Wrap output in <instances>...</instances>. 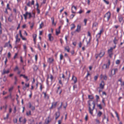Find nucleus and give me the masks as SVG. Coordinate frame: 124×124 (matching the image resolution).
Listing matches in <instances>:
<instances>
[{"instance_id":"nucleus-55","label":"nucleus","mask_w":124,"mask_h":124,"mask_svg":"<svg viewBox=\"0 0 124 124\" xmlns=\"http://www.w3.org/2000/svg\"><path fill=\"white\" fill-rule=\"evenodd\" d=\"M13 121L14 123H16L17 121V119L16 118L14 119Z\"/></svg>"},{"instance_id":"nucleus-12","label":"nucleus","mask_w":124,"mask_h":124,"mask_svg":"<svg viewBox=\"0 0 124 124\" xmlns=\"http://www.w3.org/2000/svg\"><path fill=\"white\" fill-rule=\"evenodd\" d=\"M70 73L69 72V78H66L64 79L63 80V82L64 83H67L68 82V80L69 79V78L70 77Z\"/></svg>"},{"instance_id":"nucleus-50","label":"nucleus","mask_w":124,"mask_h":124,"mask_svg":"<svg viewBox=\"0 0 124 124\" xmlns=\"http://www.w3.org/2000/svg\"><path fill=\"white\" fill-rule=\"evenodd\" d=\"M97 106L100 109H101L102 108V107L101 106V104H99V105H97Z\"/></svg>"},{"instance_id":"nucleus-31","label":"nucleus","mask_w":124,"mask_h":124,"mask_svg":"<svg viewBox=\"0 0 124 124\" xmlns=\"http://www.w3.org/2000/svg\"><path fill=\"white\" fill-rule=\"evenodd\" d=\"M91 39V37L89 39L88 41L87 42V45H89H89H90V42Z\"/></svg>"},{"instance_id":"nucleus-54","label":"nucleus","mask_w":124,"mask_h":124,"mask_svg":"<svg viewBox=\"0 0 124 124\" xmlns=\"http://www.w3.org/2000/svg\"><path fill=\"white\" fill-rule=\"evenodd\" d=\"M19 34L20 35V37L21 38L23 37V36H22L21 33V30H20L19 31Z\"/></svg>"},{"instance_id":"nucleus-18","label":"nucleus","mask_w":124,"mask_h":124,"mask_svg":"<svg viewBox=\"0 0 124 124\" xmlns=\"http://www.w3.org/2000/svg\"><path fill=\"white\" fill-rule=\"evenodd\" d=\"M113 50V47H111L109 49H108V53H112V52Z\"/></svg>"},{"instance_id":"nucleus-33","label":"nucleus","mask_w":124,"mask_h":124,"mask_svg":"<svg viewBox=\"0 0 124 124\" xmlns=\"http://www.w3.org/2000/svg\"><path fill=\"white\" fill-rule=\"evenodd\" d=\"M123 18L122 17H120L119 18V22L120 23L123 20Z\"/></svg>"},{"instance_id":"nucleus-43","label":"nucleus","mask_w":124,"mask_h":124,"mask_svg":"<svg viewBox=\"0 0 124 124\" xmlns=\"http://www.w3.org/2000/svg\"><path fill=\"white\" fill-rule=\"evenodd\" d=\"M9 114H7V115L6 116V117H4V119H7L8 118V116H9Z\"/></svg>"},{"instance_id":"nucleus-45","label":"nucleus","mask_w":124,"mask_h":124,"mask_svg":"<svg viewBox=\"0 0 124 124\" xmlns=\"http://www.w3.org/2000/svg\"><path fill=\"white\" fill-rule=\"evenodd\" d=\"M88 98H89L92 99H93V96L91 95H89L88 96Z\"/></svg>"},{"instance_id":"nucleus-46","label":"nucleus","mask_w":124,"mask_h":124,"mask_svg":"<svg viewBox=\"0 0 124 124\" xmlns=\"http://www.w3.org/2000/svg\"><path fill=\"white\" fill-rule=\"evenodd\" d=\"M95 121L96 122V123L97 124H99L100 123V121L99 120L97 119H95Z\"/></svg>"},{"instance_id":"nucleus-44","label":"nucleus","mask_w":124,"mask_h":124,"mask_svg":"<svg viewBox=\"0 0 124 124\" xmlns=\"http://www.w3.org/2000/svg\"><path fill=\"white\" fill-rule=\"evenodd\" d=\"M63 58V56L62 54H61L60 56V59L61 60H62Z\"/></svg>"},{"instance_id":"nucleus-42","label":"nucleus","mask_w":124,"mask_h":124,"mask_svg":"<svg viewBox=\"0 0 124 124\" xmlns=\"http://www.w3.org/2000/svg\"><path fill=\"white\" fill-rule=\"evenodd\" d=\"M43 93L44 95V97L45 98H46V97H47V99L49 98V97L46 95V93Z\"/></svg>"},{"instance_id":"nucleus-2","label":"nucleus","mask_w":124,"mask_h":124,"mask_svg":"<svg viewBox=\"0 0 124 124\" xmlns=\"http://www.w3.org/2000/svg\"><path fill=\"white\" fill-rule=\"evenodd\" d=\"M50 115H49L47 117V119H46L45 120V123L46 124H48L51 121V118H50Z\"/></svg>"},{"instance_id":"nucleus-37","label":"nucleus","mask_w":124,"mask_h":124,"mask_svg":"<svg viewBox=\"0 0 124 124\" xmlns=\"http://www.w3.org/2000/svg\"><path fill=\"white\" fill-rule=\"evenodd\" d=\"M44 24H43V22H42L41 23L40 25V26H39V28H41L43 26Z\"/></svg>"},{"instance_id":"nucleus-24","label":"nucleus","mask_w":124,"mask_h":124,"mask_svg":"<svg viewBox=\"0 0 124 124\" xmlns=\"http://www.w3.org/2000/svg\"><path fill=\"white\" fill-rule=\"evenodd\" d=\"M26 114L27 116H29V115H31V111L30 110L29 111V112H26Z\"/></svg>"},{"instance_id":"nucleus-16","label":"nucleus","mask_w":124,"mask_h":124,"mask_svg":"<svg viewBox=\"0 0 124 124\" xmlns=\"http://www.w3.org/2000/svg\"><path fill=\"white\" fill-rule=\"evenodd\" d=\"M109 68V66L108 65V64H104L102 66V68L104 69L108 68Z\"/></svg>"},{"instance_id":"nucleus-14","label":"nucleus","mask_w":124,"mask_h":124,"mask_svg":"<svg viewBox=\"0 0 124 124\" xmlns=\"http://www.w3.org/2000/svg\"><path fill=\"white\" fill-rule=\"evenodd\" d=\"M37 36V35L36 34H34L33 35V40L34 42V44H35L36 43V39Z\"/></svg>"},{"instance_id":"nucleus-32","label":"nucleus","mask_w":124,"mask_h":124,"mask_svg":"<svg viewBox=\"0 0 124 124\" xmlns=\"http://www.w3.org/2000/svg\"><path fill=\"white\" fill-rule=\"evenodd\" d=\"M13 19H11L10 18V16H9L8 18V20L10 22H12Z\"/></svg>"},{"instance_id":"nucleus-23","label":"nucleus","mask_w":124,"mask_h":124,"mask_svg":"<svg viewBox=\"0 0 124 124\" xmlns=\"http://www.w3.org/2000/svg\"><path fill=\"white\" fill-rule=\"evenodd\" d=\"M38 69L37 66L36 65H34L33 67V70L34 71H36Z\"/></svg>"},{"instance_id":"nucleus-58","label":"nucleus","mask_w":124,"mask_h":124,"mask_svg":"<svg viewBox=\"0 0 124 124\" xmlns=\"http://www.w3.org/2000/svg\"><path fill=\"white\" fill-rule=\"evenodd\" d=\"M13 87H11V88H10L9 90V92H11L13 90Z\"/></svg>"},{"instance_id":"nucleus-59","label":"nucleus","mask_w":124,"mask_h":124,"mask_svg":"<svg viewBox=\"0 0 124 124\" xmlns=\"http://www.w3.org/2000/svg\"><path fill=\"white\" fill-rule=\"evenodd\" d=\"M11 56V54L10 52H9L8 54V58L10 57Z\"/></svg>"},{"instance_id":"nucleus-7","label":"nucleus","mask_w":124,"mask_h":124,"mask_svg":"<svg viewBox=\"0 0 124 124\" xmlns=\"http://www.w3.org/2000/svg\"><path fill=\"white\" fill-rule=\"evenodd\" d=\"M81 28V26L79 25H78L77 26V29L74 32H79L80 31V29Z\"/></svg>"},{"instance_id":"nucleus-64","label":"nucleus","mask_w":124,"mask_h":124,"mask_svg":"<svg viewBox=\"0 0 124 124\" xmlns=\"http://www.w3.org/2000/svg\"><path fill=\"white\" fill-rule=\"evenodd\" d=\"M31 108L32 110H34L35 109V108L34 106H32Z\"/></svg>"},{"instance_id":"nucleus-38","label":"nucleus","mask_w":124,"mask_h":124,"mask_svg":"<svg viewBox=\"0 0 124 124\" xmlns=\"http://www.w3.org/2000/svg\"><path fill=\"white\" fill-rule=\"evenodd\" d=\"M18 34H17L16 36V43L17 41H18Z\"/></svg>"},{"instance_id":"nucleus-15","label":"nucleus","mask_w":124,"mask_h":124,"mask_svg":"<svg viewBox=\"0 0 124 124\" xmlns=\"http://www.w3.org/2000/svg\"><path fill=\"white\" fill-rule=\"evenodd\" d=\"M101 78L103 77V79L105 80H106L107 79V77L106 75H105L103 76L102 74H101Z\"/></svg>"},{"instance_id":"nucleus-35","label":"nucleus","mask_w":124,"mask_h":124,"mask_svg":"<svg viewBox=\"0 0 124 124\" xmlns=\"http://www.w3.org/2000/svg\"><path fill=\"white\" fill-rule=\"evenodd\" d=\"M104 88V86H100V87L97 88V90H98V89L100 88L102 89Z\"/></svg>"},{"instance_id":"nucleus-29","label":"nucleus","mask_w":124,"mask_h":124,"mask_svg":"<svg viewBox=\"0 0 124 124\" xmlns=\"http://www.w3.org/2000/svg\"><path fill=\"white\" fill-rule=\"evenodd\" d=\"M51 19L52 20V24H54L55 25H56V23H55L54 22V18L53 17H52L51 18Z\"/></svg>"},{"instance_id":"nucleus-53","label":"nucleus","mask_w":124,"mask_h":124,"mask_svg":"<svg viewBox=\"0 0 124 124\" xmlns=\"http://www.w3.org/2000/svg\"><path fill=\"white\" fill-rule=\"evenodd\" d=\"M108 54H109V56L110 58H111L112 57V55L113 54V53H108Z\"/></svg>"},{"instance_id":"nucleus-10","label":"nucleus","mask_w":124,"mask_h":124,"mask_svg":"<svg viewBox=\"0 0 124 124\" xmlns=\"http://www.w3.org/2000/svg\"><path fill=\"white\" fill-rule=\"evenodd\" d=\"M55 119L56 120L60 116V113L59 112H57L55 113Z\"/></svg>"},{"instance_id":"nucleus-1","label":"nucleus","mask_w":124,"mask_h":124,"mask_svg":"<svg viewBox=\"0 0 124 124\" xmlns=\"http://www.w3.org/2000/svg\"><path fill=\"white\" fill-rule=\"evenodd\" d=\"M89 105V113L91 115L93 114V111L95 108V104L94 102L93 101L92 104H91L90 102H88Z\"/></svg>"},{"instance_id":"nucleus-47","label":"nucleus","mask_w":124,"mask_h":124,"mask_svg":"<svg viewBox=\"0 0 124 124\" xmlns=\"http://www.w3.org/2000/svg\"><path fill=\"white\" fill-rule=\"evenodd\" d=\"M29 86H24L23 88V89L24 90H25L26 88L27 87H29Z\"/></svg>"},{"instance_id":"nucleus-34","label":"nucleus","mask_w":124,"mask_h":124,"mask_svg":"<svg viewBox=\"0 0 124 124\" xmlns=\"http://www.w3.org/2000/svg\"><path fill=\"white\" fill-rule=\"evenodd\" d=\"M101 34H99V33H98L96 35V37L97 38H99L100 37Z\"/></svg>"},{"instance_id":"nucleus-56","label":"nucleus","mask_w":124,"mask_h":124,"mask_svg":"<svg viewBox=\"0 0 124 124\" xmlns=\"http://www.w3.org/2000/svg\"><path fill=\"white\" fill-rule=\"evenodd\" d=\"M103 1L107 4H109V2L106 1V0H103Z\"/></svg>"},{"instance_id":"nucleus-21","label":"nucleus","mask_w":124,"mask_h":124,"mask_svg":"<svg viewBox=\"0 0 124 124\" xmlns=\"http://www.w3.org/2000/svg\"><path fill=\"white\" fill-rule=\"evenodd\" d=\"M26 13H27V16L28 15H29V16L28 18L29 19H30L31 17H32L31 15V13H29L27 11Z\"/></svg>"},{"instance_id":"nucleus-61","label":"nucleus","mask_w":124,"mask_h":124,"mask_svg":"<svg viewBox=\"0 0 124 124\" xmlns=\"http://www.w3.org/2000/svg\"><path fill=\"white\" fill-rule=\"evenodd\" d=\"M37 13L38 14H39V13H40V10L39 9H38V8H37Z\"/></svg>"},{"instance_id":"nucleus-39","label":"nucleus","mask_w":124,"mask_h":124,"mask_svg":"<svg viewBox=\"0 0 124 124\" xmlns=\"http://www.w3.org/2000/svg\"><path fill=\"white\" fill-rule=\"evenodd\" d=\"M117 0H115V2L114 3V4L115 5V6L114 7V8H115V7L116 5L117 4Z\"/></svg>"},{"instance_id":"nucleus-4","label":"nucleus","mask_w":124,"mask_h":124,"mask_svg":"<svg viewBox=\"0 0 124 124\" xmlns=\"http://www.w3.org/2000/svg\"><path fill=\"white\" fill-rule=\"evenodd\" d=\"M105 52L103 50H101L100 53L99 54V57L101 58L105 54Z\"/></svg>"},{"instance_id":"nucleus-60","label":"nucleus","mask_w":124,"mask_h":124,"mask_svg":"<svg viewBox=\"0 0 124 124\" xmlns=\"http://www.w3.org/2000/svg\"><path fill=\"white\" fill-rule=\"evenodd\" d=\"M110 64V60L109 59H108V66H109H109Z\"/></svg>"},{"instance_id":"nucleus-22","label":"nucleus","mask_w":124,"mask_h":124,"mask_svg":"<svg viewBox=\"0 0 124 124\" xmlns=\"http://www.w3.org/2000/svg\"><path fill=\"white\" fill-rule=\"evenodd\" d=\"M117 40L116 38L115 37L114 39L113 40V42L114 44L115 45L117 43Z\"/></svg>"},{"instance_id":"nucleus-30","label":"nucleus","mask_w":124,"mask_h":124,"mask_svg":"<svg viewBox=\"0 0 124 124\" xmlns=\"http://www.w3.org/2000/svg\"><path fill=\"white\" fill-rule=\"evenodd\" d=\"M27 13H25V14H24L23 15L24 17V18L25 19H26L27 18Z\"/></svg>"},{"instance_id":"nucleus-62","label":"nucleus","mask_w":124,"mask_h":124,"mask_svg":"<svg viewBox=\"0 0 124 124\" xmlns=\"http://www.w3.org/2000/svg\"><path fill=\"white\" fill-rule=\"evenodd\" d=\"M9 4H8L7 5V8H7V9H9L10 10V8L9 7Z\"/></svg>"},{"instance_id":"nucleus-8","label":"nucleus","mask_w":124,"mask_h":124,"mask_svg":"<svg viewBox=\"0 0 124 124\" xmlns=\"http://www.w3.org/2000/svg\"><path fill=\"white\" fill-rule=\"evenodd\" d=\"M97 25L98 23H97L95 22L93 23L92 28L94 31H95L97 30V28H95V29L94 30V29H95L94 28Z\"/></svg>"},{"instance_id":"nucleus-36","label":"nucleus","mask_w":124,"mask_h":124,"mask_svg":"<svg viewBox=\"0 0 124 124\" xmlns=\"http://www.w3.org/2000/svg\"><path fill=\"white\" fill-rule=\"evenodd\" d=\"M104 82L103 81H101V83L100 84V85H104Z\"/></svg>"},{"instance_id":"nucleus-5","label":"nucleus","mask_w":124,"mask_h":124,"mask_svg":"<svg viewBox=\"0 0 124 124\" xmlns=\"http://www.w3.org/2000/svg\"><path fill=\"white\" fill-rule=\"evenodd\" d=\"M118 70L117 68L114 69L112 70H111V74L112 75H115L116 72H117V71Z\"/></svg>"},{"instance_id":"nucleus-17","label":"nucleus","mask_w":124,"mask_h":124,"mask_svg":"<svg viewBox=\"0 0 124 124\" xmlns=\"http://www.w3.org/2000/svg\"><path fill=\"white\" fill-rule=\"evenodd\" d=\"M65 51H67L68 52L70 51V49L69 46H67L64 48Z\"/></svg>"},{"instance_id":"nucleus-26","label":"nucleus","mask_w":124,"mask_h":124,"mask_svg":"<svg viewBox=\"0 0 124 124\" xmlns=\"http://www.w3.org/2000/svg\"><path fill=\"white\" fill-rule=\"evenodd\" d=\"M71 25H72V26L71 27V30H72V29H74L75 27V26L74 24H72Z\"/></svg>"},{"instance_id":"nucleus-28","label":"nucleus","mask_w":124,"mask_h":124,"mask_svg":"<svg viewBox=\"0 0 124 124\" xmlns=\"http://www.w3.org/2000/svg\"><path fill=\"white\" fill-rule=\"evenodd\" d=\"M60 88V87H58V90L57 91V93H58L59 92V94H60L62 92V90H59Z\"/></svg>"},{"instance_id":"nucleus-20","label":"nucleus","mask_w":124,"mask_h":124,"mask_svg":"<svg viewBox=\"0 0 124 124\" xmlns=\"http://www.w3.org/2000/svg\"><path fill=\"white\" fill-rule=\"evenodd\" d=\"M118 82H120L121 83V85H124V82H122V79L121 78H120L118 80Z\"/></svg>"},{"instance_id":"nucleus-49","label":"nucleus","mask_w":124,"mask_h":124,"mask_svg":"<svg viewBox=\"0 0 124 124\" xmlns=\"http://www.w3.org/2000/svg\"><path fill=\"white\" fill-rule=\"evenodd\" d=\"M98 78V75H97V76H95L94 77V80L95 81L96 80H97V79Z\"/></svg>"},{"instance_id":"nucleus-13","label":"nucleus","mask_w":124,"mask_h":124,"mask_svg":"<svg viewBox=\"0 0 124 124\" xmlns=\"http://www.w3.org/2000/svg\"><path fill=\"white\" fill-rule=\"evenodd\" d=\"M72 80L73 81L74 83H76L77 82V78L75 77L74 76H73Z\"/></svg>"},{"instance_id":"nucleus-52","label":"nucleus","mask_w":124,"mask_h":124,"mask_svg":"<svg viewBox=\"0 0 124 124\" xmlns=\"http://www.w3.org/2000/svg\"><path fill=\"white\" fill-rule=\"evenodd\" d=\"M16 106H15L14 108L13 112L14 113H15L16 112Z\"/></svg>"},{"instance_id":"nucleus-19","label":"nucleus","mask_w":124,"mask_h":124,"mask_svg":"<svg viewBox=\"0 0 124 124\" xmlns=\"http://www.w3.org/2000/svg\"><path fill=\"white\" fill-rule=\"evenodd\" d=\"M74 8L75 9V10H77V8L75 6H72V8H71V9H72V13H75V12H74L73 11V8Z\"/></svg>"},{"instance_id":"nucleus-40","label":"nucleus","mask_w":124,"mask_h":124,"mask_svg":"<svg viewBox=\"0 0 124 124\" xmlns=\"http://www.w3.org/2000/svg\"><path fill=\"white\" fill-rule=\"evenodd\" d=\"M49 62H52L53 60V59L51 58H49Z\"/></svg>"},{"instance_id":"nucleus-6","label":"nucleus","mask_w":124,"mask_h":124,"mask_svg":"<svg viewBox=\"0 0 124 124\" xmlns=\"http://www.w3.org/2000/svg\"><path fill=\"white\" fill-rule=\"evenodd\" d=\"M3 72L1 74L2 75H4L5 74H8V73L10 71L9 70L6 71L5 69H4L3 70Z\"/></svg>"},{"instance_id":"nucleus-57","label":"nucleus","mask_w":124,"mask_h":124,"mask_svg":"<svg viewBox=\"0 0 124 124\" xmlns=\"http://www.w3.org/2000/svg\"><path fill=\"white\" fill-rule=\"evenodd\" d=\"M60 33V31H56V35H58Z\"/></svg>"},{"instance_id":"nucleus-25","label":"nucleus","mask_w":124,"mask_h":124,"mask_svg":"<svg viewBox=\"0 0 124 124\" xmlns=\"http://www.w3.org/2000/svg\"><path fill=\"white\" fill-rule=\"evenodd\" d=\"M102 113L101 112V111H99L98 113L97 114V116H98L99 117H100L101 115H102Z\"/></svg>"},{"instance_id":"nucleus-3","label":"nucleus","mask_w":124,"mask_h":124,"mask_svg":"<svg viewBox=\"0 0 124 124\" xmlns=\"http://www.w3.org/2000/svg\"><path fill=\"white\" fill-rule=\"evenodd\" d=\"M111 14L110 12H108L107 13L104 15V17H107V20L108 21L110 17Z\"/></svg>"},{"instance_id":"nucleus-11","label":"nucleus","mask_w":124,"mask_h":124,"mask_svg":"<svg viewBox=\"0 0 124 124\" xmlns=\"http://www.w3.org/2000/svg\"><path fill=\"white\" fill-rule=\"evenodd\" d=\"M48 37L49 40L50 41H52L53 40V37L51 36V34H49L48 35Z\"/></svg>"},{"instance_id":"nucleus-9","label":"nucleus","mask_w":124,"mask_h":124,"mask_svg":"<svg viewBox=\"0 0 124 124\" xmlns=\"http://www.w3.org/2000/svg\"><path fill=\"white\" fill-rule=\"evenodd\" d=\"M57 104V102H53L52 103V105L51 107L50 108L51 109L52 108H55Z\"/></svg>"},{"instance_id":"nucleus-51","label":"nucleus","mask_w":124,"mask_h":124,"mask_svg":"<svg viewBox=\"0 0 124 124\" xmlns=\"http://www.w3.org/2000/svg\"><path fill=\"white\" fill-rule=\"evenodd\" d=\"M3 81L4 82H5L6 81V80H7V78H6L5 76L3 78Z\"/></svg>"},{"instance_id":"nucleus-27","label":"nucleus","mask_w":124,"mask_h":124,"mask_svg":"<svg viewBox=\"0 0 124 124\" xmlns=\"http://www.w3.org/2000/svg\"><path fill=\"white\" fill-rule=\"evenodd\" d=\"M10 41H9L8 42L6 43L5 45L4 46V47H6L8 45H9V43Z\"/></svg>"},{"instance_id":"nucleus-48","label":"nucleus","mask_w":124,"mask_h":124,"mask_svg":"<svg viewBox=\"0 0 124 124\" xmlns=\"http://www.w3.org/2000/svg\"><path fill=\"white\" fill-rule=\"evenodd\" d=\"M120 62V61L119 60H117L116 62V63L117 64H119Z\"/></svg>"},{"instance_id":"nucleus-41","label":"nucleus","mask_w":124,"mask_h":124,"mask_svg":"<svg viewBox=\"0 0 124 124\" xmlns=\"http://www.w3.org/2000/svg\"><path fill=\"white\" fill-rule=\"evenodd\" d=\"M24 78L25 79H26V81L27 82V81H28L29 80V79L28 78V77L27 76H25Z\"/></svg>"},{"instance_id":"nucleus-63","label":"nucleus","mask_w":124,"mask_h":124,"mask_svg":"<svg viewBox=\"0 0 124 124\" xmlns=\"http://www.w3.org/2000/svg\"><path fill=\"white\" fill-rule=\"evenodd\" d=\"M95 58L96 59H97L98 57L99 56V54H96L95 55Z\"/></svg>"}]
</instances>
